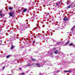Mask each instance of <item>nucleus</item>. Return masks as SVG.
<instances>
[{
    "label": "nucleus",
    "mask_w": 75,
    "mask_h": 75,
    "mask_svg": "<svg viewBox=\"0 0 75 75\" xmlns=\"http://www.w3.org/2000/svg\"><path fill=\"white\" fill-rule=\"evenodd\" d=\"M14 11L9 12L10 16L11 17H13V14H14Z\"/></svg>",
    "instance_id": "1"
},
{
    "label": "nucleus",
    "mask_w": 75,
    "mask_h": 75,
    "mask_svg": "<svg viewBox=\"0 0 75 75\" xmlns=\"http://www.w3.org/2000/svg\"><path fill=\"white\" fill-rule=\"evenodd\" d=\"M58 52H59V50H56L54 52V53L55 54H57L58 53Z\"/></svg>",
    "instance_id": "2"
},
{
    "label": "nucleus",
    "mask_w": 75,
    "mask_h": 75,
    "mask_svg": "<svg viewBox=\"0 0 75 75\" xmlns=\"http://www.w3.org/2000/svg\"><path fill=\"white\" fill-rule=\"evenodd\" d=\"M4 16H5V15L3 14L2 13L0 14V16L2 17H4Z\"/></svg>",
    "instance_id": "3"
},
{
    "label": "nucleus",
    "mask_w": 75,
    "mask_h": 75,
    "mask_svg": "<svg viewBox=\"0 0 75 75\" xmlns=\"http://www.w3.org/2000/svg\"><path fill=\"white\" fill-rule=\"evenodd\" d=\"M35 65L36 66H37L38 67H40V64H38V63H36Z\"/></svg>",
    "instance_id": "4"
},
{
    "label": "nucleus",
    "mask_w": 75,
    "mask_h": 75,
    "mask_svg": "<svg viewBox=\"0 0 75 75\" xmlns=\"http://www.w3.org/2000/svg\"><path fill=\"white\" fill-rule=\"evenodd\" d=\"M69 46H73V47H75V45L73 44V43H70L69 44Z\"/></svg>",
    "instance_id": "5"
},
{
    "label": "nucleus",
    "mask_w": 75,
    "mask_h": 75,
    "mask_svg": "<svg viewBox=\"0 0 75 75\" xmlns=\"http://www.w3.org/2000/svg\"><path fill=\"white\" fill-rule=\"evenodd\" d=\"M32 61H36V59H33V58H32L31 59Z\"/></svg>",
    "instance_id": "6"
},
{
    "label": "nucleus",
    "mask_w": 75,
    "mask_h": 75,
    "mask_svg": "<svg viewBox=\"0 0 75 75\" xmlns=\"http://www.w3.org/2000/svg\"><path fill=\"white\" fill-rule=\"evenodd\" d=\"M8 9L9 10H12V9H13V8L11 7H9L8 8Z\"/></svg>",
    "instance_id": "7"
},
{
    "label": "nucleus",
    "mask_w": 75,
    "mask_h": 75,
    "mask_svg": "<svg viewBox=\"0 0 75 75\" xmlns=\"http://www.w3.org/2000/svg\"><path fill=\"white\" fill-rule=\"evenodd\" d=\"M27 9H25L23 10V11L22 12L23 13H25V11H27Z\"/></svg>",
    "instance_id": "8"
},
{
    "label": "nucleus",
    "mask_w": 75,
    "mask_h": 75,
    "mask_svg": "<svg viewBox=\"0 0 75 75\" xmlns=\"http://www.w3.org/2000/svg\"><path fill=\"white\" fill-rule=\"evenodd\" d=\"M64 72H71V71H66V70H64Z\"/></svg>",
    "instance_id": "9"
},
{
    "label": "nucleus",
    "mask_w": 75,
    "mask_h": 75,
    "mask_svg": "<svg viewBox=\"0 0 75 75\" xmlns=\"http://www.w3.org/2000/svg\"><path fill=\"white\" fill-rule=\"evenodd\" d=\"M35 64L34 63H33V64H30V65H29V64H28V66L27 67H31V66H32V65H33Z\"/></svg>",
    "instance_id": "10"
},
{
    "label": "nucleus",
    "mask_w": 75,
    "mask_h": 75,
    "mask_svg": "<svg viewBox=\"0 0 75 75\" xmlns=\"http://www.w3.org/2000/svg\"><path fill=\"white\" fill-rule=\"evenodd\" d=\"M10 55H8L6 57V58H10Z\"/></svg>",
    "instance_id": "11"
},
{
    "label": "nucleus",
    "mask_w": 75,
    "mask_h": 75,
    "mask_svg": "<svg viewBox=\"0 0 75 75\" xmlns=\"http://www.w3.org/2000/svg\"><path fill=\"white\" fill-rule=\"evenodd\" d=\"M13 48H14V46L12 45H11V50L12 49H13Z\"/></svg>",
    "instance_id": "12"
},
{
    "label": "nucleus",
    "mask_w": 75,
    "mask_h": 75,
    "mask_svg": "<svg viewBox=\"0 0 75 75\" xmlns=\"http://www.w3.org/2000/svg\"><path fill=\"white\" fill-rule=\"evenodd\" d=\"M69 43V42L68 41L67 42V43H66L65 44V45H67V44H68Z\"/></svg>",
    "instance_id": "13"
},
{
    "label": "nucleus",
    "mask_w": 75,
    "mask_h": 75,
    "mask_svg": "<svg viewBox=\"0 0 75 75\" xmlns=\"http://www.w3.org/2000/svg\"><path fill=\"white\" fill-rule=\"evenodd\" d=\"M63 20L64 21H67L66 20V18H63Z\"/></svg>",
    "instance_id": "14"
},
{
    "label": "nucleus",
    "mask_w": 75,
    "mask_h": 75,
    "mask_svg": "<svg viewBox=\"0 0 75 75\" xmlns=\"http://www.w3.org/2000/svg\"><path fill=\"white\" fill-rule=\"evenodd\" d=\"M71 6V5H70L69 6L67 7V8H69Z\"/></svg>",
    "instance_id": "15"
},
{
    "label": "nucleus",
    "mask_w": 75,
    "mask_h": 75,
    "mask_svg": "<svg viewBox=\"0 0 75 75\" xmlns=\"http://www.w3.org/2000/svg\"><path fill=\"white\" fill-rule=\"evenodd\" d=\"M23 29L24 30L26 29V27L25 26H24L23 27Z\"/></svg>",
    "instance_id": "16"
},
{
    "label": "nucleus",
    "mask_w": 75,
    "mask_h": 75,
    "mask_svg": "<svg viewBox=\"0 0 75 75\" xmlns=\"http://www.w3.org/2000/svg\"><path fill=\"white\" fill-rule=\"evenodd\" d=\"M56 5L57 6H59V4H58V3H56Z\"/></svg>",
    "instance_id": "17"
},
{
    "label": "nucleus",
    "mask_w": 75,
    "mask_h": 75,
    "mask_svg": "<svg viewBox=\"0 0 75 75\" xmlns=\"http://www.w3.org/2000/svg\"><path fill=\"white\" fill-rule=\"evenodd\" d=\"M5 68V66H4L3 68H2V69L3 70L4 69V68Z\"/></svg>",
    "instance_id": "18"
},
{
    "label": "nucleus",
    "mask_w": 75,
    "mask_h": 75,
    "mask_svg": "<svg viewBox=\"0 0 75 75\" xmlns=\"http://www.w3.org/2000/svg\"><path fill=\"white\" fill-rule=\"evenodd\" d=\"M74 30V28H73V27H72V28H71V31H72V30Z\"/></svg>",
    "instance_id": "19"
},
{
    "label": "nucleus",
    "mask_w": 75,
    "mask_h": 75,
    "mask_svg": "<svg viewBox=\"0 0 75 75\" xmlns=\"http://www.w3.org/2000/svg\"><path fill=\"white\" fill-rule=\"evenodd\" d=\"M24 74H25V73H24V72H23L22 73V75H24Z\"/></svg>",
    "instance_id": "20"
},
{
    "label": "nucleus",
    "mask_w": 75,
    "mask_h": 75,
    "mask_svg": "<svg viewBox=\"0 0 75 75\" xmlns=\"http://www.w3.org/2000/svg\"><path fill=\"white\" fill-rule=\"evenodd\" d=\"M61 2H62L61 1H59L58 2V3H60Z\"/></svg>",
    "instance_id": "21"
},
{
    "label": "nucleus",
    "mask_w": 75,
    "mask_h": 75,
    "mask_svg": "<svg viewBox=\"0 0 75 75\" xmlns=\"http://www.w3.org/2000/svg\"><path fill=\"white\" fill-rule=\"evenodd\" d=\"M60 43H61V42H57V44H60Z\"/></svg>",
    "instance_id": "22"
},
{
    "label": "nucleus",
    "mask_w": 75,
    "mask_h": 75,
    "mask_svg": "<svg viewBox=\"0 0 75 75\" xmlns=\"http://www.w3.org/2000/svg\"><path fill=\"white\" fill-rule=\"evenodd\" d=\"M66 21H68V18H66Z\"/></svg>",
    "instance_id": "23"
},
{
    "label": "nucleus",
    "mask_w": 75,
    "mask_h": 75,
    "mask_svg": "<svg viewBox=\"0 0 75 75\" xmlns=\"http://www.w3.org/2000/svg\"><path fill=\"white\" fill-rule=\"evenodd\" d=\"M50 55H52V53H50Z\"/></svg>",
    "instance_id": "24"
},
{
    "label": "nucleus",
    "mask_w": 75,
    "mask_h": 75,
    "mask_svg": "<svg viewBox=\"0 0 75 75\" xmlns=\"http://www.w3.org/2000/svg\"><path fill=\"white\" fill-rule=\"evenodd\" d=\"M1 13H2V11H0V14H1Z\"/></svg>",
    "instance_id": "25"
},
{
    "label": "nucleus",
    "mask_w": 75,
    "mask_h": 75,
    "mask_svg": "<svg viewBox=\"0 0 75 75\" xmlns=\"http://www.w3.org/2000/svg\"><path fill=\"white\" fill-rule=\"evenodd\" d=\"M33 43H35V41H33Z\"/></svg>",
    "instance_id": "26"
},
{
    "label": "nucleus",
    "mask_w": 75,
    "mask_h": 75,
    "mask_svg": "<svg viewBox=\"0 0 75 75\" xmlns=\"http://www.w3.org/2000/svg\"><path fill=\"white\" fill-rule=\"evenodd\" d=\"M19 69H20V70H21V69H22V68H20Z\"/></svg>",
    "instance_id": "27"
},
{
    "label": "nucleus",
    "mask_w": 75,
    "mask_h": 75,
    "mask_svg": "<svg viewBox=\"0 0 75 75\" xmlns=\"http://www.w3.org/2000/svg\"><path fill=\"white\" fill-rule=\"evenodd\" d=\"M73 27L74 28H75V25Z\"/></svg>",
    "instance_id": "28"
},
{
    "label": "nucleus",
    "mask_w": 75,
    "mask_h": 75,
    "mask_svg": "<svg viewBox=\"0 0 75 75\" xmlns=\"http://www.w3.org/2000/svg\"><path fill=\"white\" fill-rule=\"evenodd\" d=\"M49 13H47V15H48V14H49Z\"/></svg>",
    "instance_id": "29"
},
{
    "label": "nucleus",
    "mask_w": 75,
    "mask_h": 75,
    "mask_svg": "<svg viewBox=\"0 0 75 75\" xmlns=\"http://www.w3.org/2000/svg\"><path fill=\"white\" fill-rule=\"evenodd\" d=\"M1 32V30H0V34Z\"/></svg>",
    "instance_id": "30"
},
{
    "label": "nucleus",
    "mask_w": 75,
    "mask_h": 75,
    "mask_svg": "<svg viewBox=\"0 0 75 75\" xmlns=\"http://www.w3.org/2000/svg\"><path fill=\"white\" fill-rule=\"evenodd\" d=\"M59 72V71H57V72Z\"/></svg>",
    "instance_id": "31"
}]
</instances>
